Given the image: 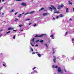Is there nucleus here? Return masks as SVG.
<instances>
[{"label": "nucleus", "mask_w": 74, "mask_h": 74, "mask_svg": "<svg viewBox=\"0 0 74 74\" xmlns=\"http://www.w3.org/2000/svg\"><path fill=\"white\" fill-rule=\"evenodd\" d=\"M14 9H12L11 11L10 12V13H11V12H14Z\"/></svg>", "instance_id": "15"}, {"label": "nucleus", "mask_w": 74, "mask_h": 74, "mask_svg": "<svg viewBox=\"0 0 74 74\" xmlns=\"http://www.w3.org/2000/svg\"><path fill=\"white\" fill-rule=\"evenodd\" d=\"M45 46H46V47H48V46L47 45V44H45Z\"/></svg>", "instance_id": "32"}, {"label": "nucleus", "mask_w": 74, "mask_h": 74, "mask_svg": "<svg viewBox=\"0 0 74 74\" xmlns=\"http://www.w3.org/2000/svg\"><path fill=\"white\" fill-rule=\"evenodd\" d=\"M25 14V13L24 12H23L22 13V14Z\"/></svg>", "instance_id": "53"}, {"label": "nucleus", "mask_w": 74, "mask_h": 74, "mask_svg": "<svg viewBox=\"0 0 74 74\" xmlns=\"http://www.w3.org/2000/svg\"><path fill=\"white\" fill-rule=\"evenodd\" d=\"M54 14H55L56 13H59V12H54Z\"/></svg>", "instance_id": "20"}, {"label": "nucleus", "mask_w": 74, "mask_h": 74, "mask_svg": "<svg viewBox=\"0 0 74 74\" xmlns=\"http://www.w3.org/2000/svg\"><path fill=\"white\" fill-rule=\"evenodd\" d=\"M18 12H16L15 14H14V15H16V14H18Z\"/></svg>", "instance_id": "24"}, {"label": "nucleus", "mask_w": 74, "mask_h": 74, "mask_svg": "<svg viewBox=\"0 0 74 74\" xmlns=\"http://www.w3.org/2000/svg\"><path fill=\"white\" fill-rule=\"evenodd\" d=\"M32 25V23H30L29 24V25Z\"/></svg>", "instance_id": "44"}, {"label": "nucleus", "mask_w": 74, "mask_h": 74, "mask_svg": "<svg viewBox=\"0 0 74 74\" xmlns=\"http://www.w3.org/2000/svg\"><path fill=\"white\" fill-rule=\"evenodd\" d=\"M1 3V0H0V3Z\"/></svg>", "instance_id": "60"}, {"label": "nucleus", "mask_w": 74, "mask_h": 74, "mask_svg": "<svg viewBox=\"0 0 74 74\" xmlns=\"http://www.w3.org/2000/svg\"><path fill=\"white\" fill-rule=\"evenodd\" d=\"M52 67L53 68H56V69H58V66H55L54 65L52 66Z\"/></svg>", "instance_id": "7"}, {"label": "nucleus", "mask_w": 74, "mask_h": 74, "mask_svg": "<svg viewBox=\"0 0 74 74\" xmlns=\"http://www.w3.org/2000/svg\"><path fill=\"white\" fill-rule=\"evenodd\" d=\"M3 66H5V64H3Z\"/></svg>", "instance_id": "49"}, {"label": "nucleus", "mask_w": 74, "mask_h": 74, "mask_svg": "<svg viewBox=\"0 0 74 74\" xmlns=\"http://www.w3.org/2000/svg\"><path fill=\"white\" fill-rule=\"evenodd\" d=\"M52 49H53V53H55V51H54V49L53 48Z\"/></svg>", "instance_id": "23"}, {"label": "nucleus", "mask_w": 74, "mask_h": 74, "mask_svg": "<svg viewBox=\"0 0 74 74\" xmlns=\"http://www.w3.org/2000/svg\"><path fill=\"white\" fill-rule=\"evenodd\" d=\"M13 31V32H16V30H14Z\"/></svg>", "instance_id": "43"}, {"label": "nucleus", "mask_w": 74, "mask_h": 74, "mask_svg": "<svg viewBox=\"0 0 74 74\" xmlns=\"http://www.w3.org/2000/svg\"><path fill=\"white\" fill-rule=\"evenodd\" d=\"M40 42H43V40H42L41 39L40 41Z\"/></svg>", "instance_id": "21"}, {"label": "nucleus", "mask_w": 74, "mask_h": 74, "mask_svg": "<svg viewBox=\"0 0 74 74\" xmlns=\"http://www.w3.org/2000/svg\"><path fill=\"white\" fill-rule=\"evenodd\" d=\"M13 37L14 39H15V36L14 35V36H13Z\"/></svg>", "instance_id": "30"}, {"label": "nucleus", "mask_w": 74, "mask_h": 74, "mask_svg": "<svg viewBox=\"0 0 74 74\" xmlns=\"http://www.w3.org/2000/svg\"><path fill=\"white\" fill-rule=\"evenodd\" d=\"M53 37V35H52L50 36V37Z\"/></svg>", "instance_id": "35"}, {"label": "nucleus", "mask_w": 74, "mask_h": 74, "mask_svg": "<svg viewBox=\"0 0 74 74\" xmlns=\"http://www.w3.org/2000/svg\"><path fill=\"white\" fill-rule=\"evenodd\" d=\"M42 34V35H43V34H44V35H45V36H47V35H46V34Z\"/></svg>", "instance_id": "42"}, {"label": "nucleus", "mask_w": 74, "mask_h": 74, "mask_svg": "<svg viewBox=\"0 0 74 74\" xmlns=\"http://www.w3.org/2000/svg\"><path fill=\"white\" fill-rule=\"evenodd\" d=\"M44 10V8H42L39 10V11H41V10Z\"/></svg>", "instance_id": "11"}, {"label": "nucleus", "mask_w": 74, "mask_h": 74, "mask_svg": "<svg viewBox=\"0 0 74 74\" xmlns=\"http://www.w3.org/2000/svg\"><path fill=\"white\" fill-rule=\"evenodd\" d=\"M0 32H2V30H1V31H0Z\"/></svg>", "instance_id": "62"}, {"label": "nucleus", "mask_w": 74, "mask_h": 74, "mask_svg": "<svg viewBox=\"0 0 74 74\" xmlns=\"http://www.w3.org/2000/svg\"><path fill=\"white\" fill-rule=\"evenodd\" d=\"M44 11H47V10H44Z\"/></svg>", "instance_id": "46"}, {"label": "nucleus", "mask_w": 74, "mask_h": 74, "mask_svg": "<svg viewBox=\"0 0 74 74\" xmlns=\"http://www.w3.org/2000/svg\"><path fill=\"white\" fill-rule=\"evenodd\" d=\"M34 72L35 73H37V71L35 70H34Z\"/></svg>", "instance_id": "26"}, {"label": "nucleus", "mask_w": 74, "mask_h": 74, "mask_svg": "<svg viewBox=\"0 0 74 74\" xmlns=\"http://www.w3.org/2000/svg\"><path fill=\"white\" fill-rule=\"evenodd\" d=\"M4 13H3L2 14V15H4Z\"/></svg>", "instance_id": "51"}, {"label": "nucleus", "mask_w": 74, "mask_h": 74, "mask_svg": "<svg viewBox=\"0 0 74 74\" xmlns=\"http://www.w3.org/2000/svg\"><path fill=\"white\" fill-rule=\"evenodd\" d=\"M67 34V32H66V33H65V34Z\"/></svg>", "instance_id": "50"}, {"label": "nucleus", "mask_w": 74, "mask_h": 74, "mask_svg": "<svg viewBox=\"0 0 74 74\" xmlns=\"http://www.w3.org/2000/svg\"><path fill=\"white\" fill-rule=\"evenodd\" d=\"M68 3L69 4H72V3H71L70 1H69Z\"/></svg>", "instance_id": "18"}, {"label": "nucleus", "mask_w": 74, "mask_h": 74, "mask_svg": "<svg viewBox=\"0 0 74 74\" xmlns=\"http://www.w3.org/2000/svg\"><path fill=\"white\" fill-rule=\"evenodd\" d=\"M14 28L13 27H9L8 28V30H13Z\"/></svg>", "instance_id": "8"}, {"label": "nucleus", "mask_w": 74, "mask_h": 74, "mask_svg": "<svg viewBox=\"0 0 74 74\" xmlns=\"http://www.w3.org/2000/svg\"><path fill=\"white\" fill-rule=\"evenodd\" d=\"M21 5H23V6H24L25 7V6H26V4L24 3H21Z\"/></svg>", "instance_id": "2"}, {"label": "nucleus", "mask_w": 74, "mask_h": 74, "mask_svg": "<svg viewBox=\"0 0 74 74\" xmlns=\"http://www.w3.org/2000/svg\"><path fill=\"white\" fill-rule=\"evenodd\" d=\"M1 35H0V37H1Z\"/></svg>", "instance_id": "57"}, {"label": "nucleus", "mask_w": 74, "mask_h": 74, "mask_svg": "<svg viewBox=\"0 0 74 74\" xmlns=\"http://www.w3.org/2000/svg\"><path fill=\"white\" fill-rule=\"evenodd\" d=\"M53 19H55V18H53Z\"/></svg>", "instance_id": "56"}, {"label": "nucleus", "mask_w": 74, "mask_h": 74, "mask_svg": "<svg viewBox=\"0 0 74 74\" xmlns=\"http://www.w3.org/2000/svg\"><path fill=\"white\" fill-rule=\"evenodd\" d=\"M31 45L32 46H34V45L33 44H32V43H31Z\"/></svg>", "instance_id": "29"}, {"label": "nucleus", "mask_w": 74, "mask_h": 74, "mask_svg": "<svg viewBox=\"0 0 74 74\" xmlns=\"http://www.w3.org/2000/svg\"><path fill=\"white\" fill-rule=\"evenodd\" d=\"M66 12H68L69 11V9H68V8H66Z\"/></svg>", "instance_id": "9"}, {"label": "nucleus", "mask_w": 74, "mask_h": 74, "mask_svg": "<svg viewBox=\"0 0 74 74\" xmlns=\"http://www.w3.org/2000/svg\"><path fill=\"white\" fill-rule=\"evenodd\" d=\"M27 14H30V13L28 12L26 13L24 15H27Z\"/></svg>", "instance_id": "16"}, {"label": "nucleus", "mask_w": 74, "mask_h": 74, "mask_svg": "<svg viewBox=\"0 0 74 74\" xmlns=\"http://www.w3.org/2000/svg\"><path fill=\"white\" fill-rule=\"evenodd\" d=\"M3 63H4V64H5V62H3Z\"/></svg>", "instance_id": "63"}, {"label": "nucleus", "mask_w": 74, "mask_h": 74, "mask_svg": "<svg viewBox=\"0 0 74 74\" xmlns=\"http://www.w3.org/2000/svg\"><path fill=\"white\" fill-rule=\"evenodd\" d=\"M3 6H2L0 8V10H1L3 8Z\"/></svg>", "instance_id": "36"}, {"label": "nucleus", "mask_w": 74, "mask_h": 74, "mask_svg": "<svg viewBox=\"0 0 74 74\" xmlns=\"http://www.w3.org/2000/svg\"><path fill=\"white\" fill-rule=\"evenodd\" d=\"M4 1V0H2V1Z\"/></svg>", "instance_id": "58"}, {"label": "nucleus", "mask_w": 74, "mask_h": 74, "mask_svg": "<svg viewBox=\"0 0 74 74\" xmlns=\"http://www.w3.org/2000/svg\"><path fill=\"white\" fill-rule=\"evenodd\" d=\"M59 17L58 16H57L56 17L57 18H59Z\"/></svg>", "instance_id": "47"}, {"label": "nucleus", "mask_w": 74, "mask_h": 74, "mask_svg": "<svg viewBox=\"0 0 74 74\" xmlns=\"http://www.w3.org/2000/svg\"><path fill=\"white\" fill-rule=\"evenodd\" d=\"M43 36V35H40L39 36H38V35H36V36H35V37H42Z\"/></svg>", "instance_id": "6"}, {"label": "nucleus", "mask_w": 74, "mask_h": 74, "mask_svg": "<svg viewBox=\"0 0 74 74\" xmlns=\"http://www.w3.org/2000/svg\"><path fill=\"white\" fill-rule=\"evenodd\" d=\"M53 38V39H54V38Z\"/></svg>", "instance_id": "59"}, {"label": "nucleus", "mask_w": 74, "mask_h": 74, "mask_svg": "<svg viewBox=\"0 0 74 74\" xmlns=\"http://www.w3.org/2000/svg\"><path fill=\"white\" fill-rule=\"evenodd\" d=\"M31 51H33V50L32 47H31Z\"/></svg>", "instance_id": "28"}, {"label": "nucleus", "mask_w": 74, "mask_h": 74, "mask_svg": "<svg viewBox=\"0 0 74 74\" xmlns=\"http://www.w3.org/2000/svg\"><path fill=\"white\" fill-rule=\"evenodd\" d=\"M61 8H63V7H64V5H63V4H62L61 5H60Z\"/></svg>", "instance_id": "13"}, {"label": "nucleus", "mask_w": 74, "mask_h": 74, "mask_svg": "<svg viewBox=\"0 0 74 74\" xmlns=\"http://www.w3.org/2000/svg\"><path fill=\"white\" fill-rule=\"evenodd\" d=\"M10 31H9L6 33V34H9L10 33Z\"/></svg>", "instance_id": "25"}, {"label": "nucleus", "mask_w": 74, "mask_h": 74, "mask_svg": "<svg viewBox=\"0 0 74 74\" xmlns=\"http://www.w3.org/2000/svg\"><path fill=\"white\" fill-rule=\"evenodd\" d=\"M37 55H38V56L40 58L41 56V54L40 53H38L37 54Z\"/></svg>", "instance_id": "10"}, {"label": "nucleus", "mask_w": 74, "mask_h": 74, "mask_svg": "<svg viewBox=\"0 0 74 74\" xmlns=\"http://www.w3.org/2000/svg\"><path fill=\"white\" fill-rule=\"evenodd\" d=\"M73 12H74V8H73Z\"/></svg>", "instance_id": "45"}, {"label": "nucleus", "mask_w": 74, "mask_h": 74, "mask_svg": "<svg viewBox=\"0 0 74 74\" xmlns=\"http://www.w3.org/2000/svg\"><path fill=\"white\" fill-rule=\"evenodd\" d=\"M40 41L39 40H38L36 41V42H38Z\"/></svg>", "instance_id": "38"}, {"label": "nucleus", "mask_w": 74, "mask_h": 74, "mask_svg": "<svg viewBox=\"0 0 74 74\" xmlns=\"http://www.w3.org/2000/svg\"><path fill=\"white\" fill-rule=\"evenodd\" d=\"M49 8L50 9V10H52V9L51 7H49Z\"/></svg>", "instance_id": "31"}, {"label": "nucleus", "mask_w": 74, "mask_h": 74, "mask_svg": "<svg viewBox=\"0 0 74 74\" xmlns=\"http://www.w3.org/2000/svg\"><path fill=\"white\" fill-rule=\"evenodd\" d=\"M18 19H16H16H15V20H14V21H18Z\"/></svg>", "instance_id": "34"}, {"label": "nucleus", "mask_w": 74, "mask_h": 74, "mask_svg": "<svg viewBox=\"0 0 74 74\" xmlns=\"http://www.w3.org/2000/svg\"><path fill=\"white\" fill-rule=\"evenodd\" d=\"M23 29H22L21 30V31H23Z\"/></svg>", "instance_id": "54"}, {"label": "nucleus", "mask_w": 74, "mask_h": 74, "mask_svg": "<svg viewBox=\"0 0 74 74\" xmlns=\"http://www.w3.org/2000/svg\"><path fill=\"white\" fill-rule=\"evenodd\" d=\"M65 71V72H66V71L65 70H64Z\"/></svg>", "instance_id": "55"}, {"label": "nucleus", "mask_w": 74, "mask_h": 74, "mask_svg": "<svg viewBox=\"0 0 74 74\" xmlns=\"http://www.w3.org/2000/svg\"><path fill=\"white\" fill-rule=\"evenodd\" d=\"M28 20H30V19H28L26 20V21H28Z\"/></svg>", "instance_id": "41"}, {"label": "nucleus", "mask_w": 74, "mask_h": 74, "mask_svg": "<svg viewBox=\"0 0 74 74\" xmlns=\"http://www.w3.org/2000/svg\"><path fill=\"white\" fill-rule=\"evenodd\" d=\"M51 7L52 8L53 10H54L55 11H56V8L54 7V6L52 5L51 6Z\"/></svg>", "instance_id": "1"}, {"label": "nucleus", "mask_w": 74, "mask_h": 74, "mask_svg": "<svg viewBox=\"0 0 74 74\" xmlns=\"http://www.w3.org/2000/svg\"><path fill=\"white\" fill-rule=\"evenodd\" d=\"M1 54H2V53H1Z\"/></svg>", "instance_id": "64"}, {"label": "nucleus", "mask_w": 74, "mask_h": 74, "mask_svg": "<svg viewBox=\"0 0 74 74\" xmlns=\"http://www.w3.org/2000/svg\"><path fill=\"white\" fill-rule=\"evenodd\" d=\"M34 12V11H32L31 12H29V14H33V13Z\"/></svg>", "instance_id": "17"}, {"label": "nucleus", "mask_w": 74, "mask_h": 74, "mask_svg": "<svg viewBox=\"0 0 74 74\" xmlns=\"http://www.w3.org/2000/svg\"><path fill=\"white\" fill-rule=\"evenodd\" d=\"M60 17H63V15H62V14H60Z\"/></svg>", "instance_id": "19"}, {"label": "nucleus", "mask_w": 74, "mask_h": 74, "mask_svg": "<svg viewBox=\"0 0 74 74\" xmlns=\"http://www.w3.org/2000/svg\"><path fill=\"white\" fill-rule=\"evenodd\" d=\"M54 58L53 59V61L54 63H55V62H56V58H55V57H54Z\"/></svg>", "instance_id": "12"}, {"label": "nucleus", "mask_w": 74, "mask_h": 74, "mask_svg": "<svg viewBox=\"0 0 74 74\" xmlns=\"http://www.w3.org/2000/svg\"><path fill=\"white\" fill-rule=\"evenodd\" d=\"M35 53H38V52H36Z\"/></svg>", "instance_id": "61"}, {"label": "nucleus", "mask_w": 74, "mask_h": 74, "mask_svg": "<svg viewBox=\"0 0 74 74\" xmlns=\"http://www.w3.org/2000/svg\"><path fill=\"white\" fill-rule=\"evenodd\" d=\"M61 8V7H60V5H58L57 7V9L58 10H60Z\"/></svg>", "instance_id": "5"}, {"label": "nucleus", "mask_w": 74, "mask_h": 74, "mask_svg": "<svg viewBox=\"0 0 74 74\" xmlns=\"http://www.w3.org/2000/svg\"><path fill=\"white\" fill-rule=\"evenodd\" d=\"M22 16V14H19L18 16V17L20 18V17H21V16Z\"/></svg>", "instance_id": "14"}, {"label": "nucleus", "mask_w": 74, "mask_h": 74, "mask_svg": "<svg viewBox=\"0 0 74 74\" xmlns=\"http://www.w3.org/2000/svg\"><path fill=\"white\" fill-rule=\"evenodd\" d=\"M35 53V52H32V54H34Z\"/></svg>", "instance_id": "40"}, {"label": "nucleus", "mask_w": 74, "mask_h": 74, "mask_svg": "<svg viewBox=\"0 0 74 74\" xmlns=\"http://www.w3.org/2000/svg\"><path fill=\"white\" fill-rule=\"evenodd\" d=\"M22 26H23V25H19V27H22Z\"/></svg>", "instance_id": "27"}, {"label": "nucleus", "mask_w": 74, "mask_h": 74, "mask_svg": "<svg viewBox=\"0 0 74 74\" xmlns=\"http://www.w3.org/2000/svg\"><path fill=\"white\" fill-rule=\"evenodd\" d=\"M58 73H60V72H61L62 70L60 69V68L59 67L58 68Z\"/></svg>", "instance_id": "3"}, {"label": "nucleus", "mask_w": 74, "mask_h": 74, "mask_svg": "<svg viewBox=\"0 0 74 74\" xmlns=\"http://www.w3.org/2000/svg\"><path fill=\"white\" fill-rule=\"evenodd\" d=\"M16 1H22V0H16Z\"/></svg>", "instance_id": "22"}, {"label": "nucleus", "mask_w": 74, "mask_h": 74, "mask_svg": "<svg viewBox=\"0 0 74 74\" xmlns=\"http://www.w3.org/2000/svg\"><path fill=\"white\" fill-rule=\"evenodd\" d=\"M36 47H38V45H36Z\"/></svg>", "instance_id": "48"}, {"label": "nucleus", "mask_w": 74, "mask_h": 74, "mask_svg": "<svg viewBox=\"0 0 74 74\" xmlns=\"http://www.w3.org/2000/svg\"><path fill=\"white\" fill-rule=\"evenodd\" d=\"M36 26V24H35L33 26H34V27H35Z\"/></svg>", "instance_id": "39"}, {"label": "nucleus", "mask_w": 74, "mask_h": 74, "mask_svg": "<svg viewBox=\"0 0 74 74\" xmlns=\"http://www.w3.org/2000/svg\"><path fill=\"white\" fill-rule=\"evenodd\" d=\"M34 38H33V39L32 40V41L33 42L34 41Z\"/></svg>", "instance_id": "33"}, {"label": "nucleus", "mask_w": 74, "mask_h": 74, "mask_svg": "<svg viewBox=\"0 0 74 74\" xmlns=\"http://www.w3.org/2000/svg\"><path fill=\"white\" fill-rule=\"evenodd\" d=\"M36 67H34L33 69L32 70H34V69H36Z\"/></svg>", "instance_id": "37"}, {"label": "nucleus", "mask_w": 74, "mask_h": 74, "mask_svg": "<svg viewBox=\"0 0 74 74\" xmlns=\"http://www.w3.org/2000/svg\"><path fill=\"white\" fill-rule=\"evenodd\" d=\"M49 14L48 13H44L43 14V16H46L47 15H49Z\"/></svg>", "instance_id": "4"}, {"label": "nucleus", "mask_w": 74, "mask_h": 74, "mask_svg": "<svg viewBox=\"0 0 74 74\" xmlns=\"http://www.w3.org/2000/svg\"><path fill=\"white\" fill-rule=\"evenodd\" d=\"M69 20H70V21H71V20H72L71 18H70Z\"/></svg>", "instance_id": "52"}]
</instances>
